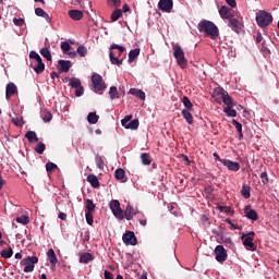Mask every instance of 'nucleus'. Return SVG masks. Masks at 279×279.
<instances>
[{
  "label": "nucleus",
  "mask_w": 279,
  "mask_h": 279,
  "mask_svg": "<svg viewBox=\"0 0 279 279\" xmlns=\"http://www.w3.org/2000/svg\"><path fill=\"white\" fill-rule=\"evenodd\" d=\"M94 260V255L92 253H83L80 257V263L83 265H88V263Z\"/></svg>",
  "instance_id": "a878e982"
},
{
  "label": "nucleus",
  "mask_w": 279,
  "mask_h": 279,
  "mask_svg": "<svg viewBox=\"0 0 279 279\" xmlns=\"http://www.w3.org/2000/svg\"><path fill=\"white\" fill-rule=\"evenodd\" d=\"M223 111L231 118L238 117L236 110L232 109V107H226Z\"/></svg>",
  "instance_id": "37998d69"
},
{
  "label": "nucleus",
  "mask_w": 279,
  "mask_h": 279,
  "mask_svg": "<svg viewBox=\"0 0 279 279\" xmlns=\"http://www.w3.org/2000/svg\"><path fill=\"white\" fill-rule=\"evenodd\" d=\"M138 125H140L138 119H134V120L130 121L129 124H126L124 128L130 129V130H137Z\"/></svg>",
  "instance_id": "58836bf2"
},
{
  "label": "nucleus",
  "mask_w": 279,
  "mask_h": 279,
  "mask_svg": "<svg viewBox=\"0 0 279 279\" xmlns=\"http://www.w3.org/2000/svg\"><path fill=\"white\" fill-rule=\"evenodd\" d=\"M85 218H86V222H87L88 226H93L94 225L93 213L85 211Z\"/></svg>",
  "instance_id": "49530a36"
},
{
  "label": "nucleus",
  "mask_w": 279,
  "mask_h": 279,
  "mask_svg": "<svg viewBox=\"0 0 279 279\" xmlns=\"http://www.w3.org/2000/svg\"><path fill=\"white\" fill-rule=\"evenodd\" d=\"M96 162H97V167H98L100 170H102V169H104V160H102V158H101L100 155H97V156H96Z\"/></svg>",
  "instance_id": "864d4df0"
},
{
  "label": "nucleus",
  "mask_w": 279,
  "mask_h": 279,
  "mask_svg": "<svg viewBox=\"0 0 279 279\" xmlns=\"http://www.w3.org/2000/svg\"><path fill=\"white\" fill-rule=\"evenodd\" d=\"M105 279H114L113 274L110 270H105Z\"/></svg>",
  "instance_id": "e2e57ef3"
},
{
  "label": "nucleus",
  "mask_w": 279,
  "mask_h": 279,
  "mask_svg": "<svg viewBox=\"0 0 279 279\" xmlns=\"http://www.w3.org/2000/svg\"><path fill=\"white\" fill-rule=\"evenodd\" d=\"M33 70L37 74H41L45 72V63L44 62H38L33 66Z\"/></svg>",
  "instance_id": "c9c22d12"
},
{
  "label": "nucleus",
  "mask_w": 279,
  "mask_h": 279,
  "mask_svg": "<svg viewBox=\"0 0 279 279\" xmlns=\"http://www.w3.org/2000/svg\"><path fill=\"white\" fill-rule=\"evenodd\" d=\"M13 23H14V25H16V26H19V27H22V26L24 25L25 21H24L23 19H16V17H14V19H13Z\"/></svg>",
  "instance_id": "bf43d9fd"
},
{
  "label": "nucleus",
  "mask_w": 279,
  "mask_h": 279,
  "mask_svg": "<svg viewBox=\"0 0 279 279\" xmlns=\"http://www.w3.org/2000/svg\"><path fill=\"white\" fill-rule=\"evenodd\" d=\"M226 222L231 226V230H241L240 226L232 222L230 219H226Z\"/></svg>",
  "instance_id": "4d7b16f0"
},
{
  "label": "nucleus",
  "mask_w": 279,
  "mask_h": 279,
  "mask_svg": "<svg viewBox=\"0 0 279 279\" xmlns=\"http://www.w3.org/2000/svg\"><path fill=\"white\" fill-rule=\"evenodd\" d=\"M98 120H99V116H97L95 112L88 113V116H87V122H88L90 125H96V124L98 123Z\"/></svg>",
  "instance_id": "c85d7f7f"
},
{
  "label": "nucleus",
  "mask_w": 279,
  "mask_h": 279,
  "mask_svg": "<svg viewBox=\"0 0 279 279\" xmlns=\"http://www.w3.org/2000/svg\"><path fill=\"white\" fill-rule=\"evenodd\" d=\"M47 260L50 263L51 269H54L56 265L58 263V258H57V255H56V252H54L53 248L48 250V252H47Z\"/></svg>",
  "instance_id": "f3484780"
},
{
  "label": "nucleus",
  "mask_w": 279,
  "mask_h": 279,
  "mask_svg": "<svg viewBox=\"0 0 279 279\" xmlns=\"http://www.w3.org/2000/svg\"><path fill=\"white\" fill-rule=\"evenodd\" d=\"M255 235H256V233L254 231H251L248 234L242 233V235H241V240L243 241L242 244L245 247H248L251 251L256 250V246H255V243H254Z\"/></svg>",
  "instance_id": "6e6552de"
},
{
  "label": "nucleus",
  "mask_w": 279,
  "mask_h": 279,
  "mask_svg": "<svg viewBox=\"0 0 279 279\" xmlns=\"http://www.w3.org/2000/svg\"><path fill=\"white\" fill-rule=\"evenodd\" d=\"M87 182L90 184V186L93 189H99L100 187L99 180H98L97 175H95V174H89L87 177Z\"/></svg>",
  "instance_id": "b1692460"
},
{
  "label": "nucleus",
  "mask_w": 279,
  "mask_h": 279,
  "mask_svg": "<svg viewBox=\"0 0 279 279\" xmlns=\"http://www.w3.org/2000/svg\"><path fill=\"white\" fill-rule=\"evenodd\" d=\"M39 54L36 51L29 52V58L36 60Z\"/></svg>",
  "instance_id": "69168bd1"
},
{
  "label": "nucleus",
  "mask_w": 279,
  "mask_h": 279,
  "mask_svg": "<svg viewBox=\"0 0 279 279\" xmlns=\"http://www.w3.org/2000/svg\"><path fill=\"white\" fill-rule=\"evenodd\" d=\"M122 11H123L124 13L130 12V11H131L130 5H129V4H123Z\"/></svg>",
  "instance_id": "338daca9"
},
{
  "label": "nucleus",
  "mask_w": 279,
  "mask_h": 279,
  "mask_svg": "<svg viewBox=\"0 0 279 279\" xmlns=\"http://www.w3.org/2000/svg\"><path fill=\"white\" fill-rule=\"evenodd\" d=\"M90 81L93 84L94 92L98 93L106 89V83L99 74L93 73Z\"/></svg>",
  "instance_id": "0eeeda50"
},
{
  "label": "nucleus",
  "mask_w": 279,
  "mask_h": 279,
  "mask_svg": "<svg viewBox=\"0 0 279 279\" xmlns=\"http://www.w3.org/2000/svg\"><path fill=\"white\" fill-rule=\"evenodd\" d=\"M12 123L15 124L16 126H23L24 120L22 117L12 118Z\"/></svg>",
  "instance_id": "09e8293b"
},
{
  "label": "nucleus",
  "mask_w": 279,
  "mask_h": 279,
  "mask_svg": "<svg viewBox=\"0 0 279 279\" xmlns=\"http://www.w3.org/2000/svg\"><path fill=\"white\" fill-rule=\"evenodd\" d=\"M46 149V145L43 143V142H39L36 147H35V151L38 154V155H43L44 151Z\"/></svg>",
  "instance_id": "a18cd8bd"
},
{
  "label": "nucleus",
  "mask_w": 279,
  "mask_h": 279,
  "mask_svg": "<svg viewBox=\"0 0 279 279\" xmlns=\"http://www.w3.org/2000/svg\"><path fill=\"white\" fill-rule=\"evenodd\" d=\"M69 85H70L71 88L76 89V88H80L82 86V82L78 78H72L70 81Z\"/></svg>",
  "instance_id": "79ce46f5"
},
{
  "label": "nucleus",
  "mask_w": 279,
  "mask_h": 279,
  "mask_svg": "<svg viewBox=\"0 0 279 279\" xmlns=\"http://www.w3.org/2000/svg\"><path fill=\"white\" fill-rule=\"evenodd\" d=\"M59 219H61L62 221H64L66 219V215L62 211L59 213Z\"/></svg>",
  "instance_id": "774afa93"
},
{
  "label": "nucleus",
  "mask_w": 279,
  "mask_h": 279,
  "mask_svg": "<svg viewBox=\"0 0 279 279\" xmlns=\"http://www.w3.org/2000/svg\"><path fill=\"white\" fill-rule=\"evenodd\" d=\"M182 104H183L184 108H187V110H192L193 109V104L191 102L189 97L184 96L182 98Z\"/></svg>",
  "instance_id": "a19ab883"
},
{
  "label": "nucleus",
  "mask_w": 279,
  "mask_h": 279,
  "mask_svg": "<svg viewBox=\"0 0 279 279\" xmlns=\"http://www.w3.org/2000/svg\"><path fill=\"white\" fill-rule=\"evenodd\" d=\"M85 208H86L85 213H94L95 208H96V205L92 199H86L85 201Z\"/></svg>",
  "instance_id": "72a5a7b5"
},
{
  "label": "nucleus",
  "mask_w": 279,
  "mask_h": 279,
  "mask_svg": "<svg viewBox=\"0 0 279 279\" xmlns=\"http://www.w3.org/2000/svg\"><path fill=\"white\" fill-rule=\"evenodd\" d=\"M58 168V166L56 165V163H53V162H48L47 165H46V170H47V172H52L53 170H56Z\"/></svg>",
  "instance_id": "603ef678"
},
{
  "label": "nucleus",
  "mask_w": 279,
  "mask_h": 279,
  "mask_svg": "<svg viewBox=\"0 0 279 279\" xmlns=\"http://www.w3.org/2000/svg\"><path fill=\"white\" fill-rule=\"evenodd\" d=\"M137 213L138 211L135 210L132 205H126L123 218H125L128 221H131Z\"/></svg>",
  "instance_id": "a211bd4d"
},
{
  "label": "nucleus",
  "mask_w": 279,
  "mask_h": 279,
  "mask_svg": "<svg viewBox=\"0 0 279 279\" xmlns=\"http://www.w3.org/2000/svg\"><path fill=\"white\" fill-rule=\"evenodd\" d=\"M109 97L111 100L119 99V93H118V88L116 86L110 87Z\"/></svg>",
  "instance_id": "e433bc0d"
},
{
  "label": "nucleus",
  "mask_w": 279,
  "mask_h": 279,
  "mask_svg": "<svg viewBox=\"0 0 279 279\" xmlns=\"http://www.w3.org/2000/svg\"><path fill=\"white\" fill-rule=\"evenodd\" d=\"M229 27L232 28L233 32L240 33L241 31V22L234 17L229 19Z\"/></svg>",
  "instance_id": "6ab92c4d"
},
{
  "label": "nucleus",
  "mask_w": 279,
  "mask_h": 279,
  "mask_svg": "<svg viewBox=\"0 0 279 279\" xmlns=\"http://www.w3.org/2000/svg\"><path fill=\"white\" fill-rule=\"evenodd\" d=\"M69 16L72 21H81L84 16L83 11L71 10L69 11Z\"/></svg>",
  "instance_id": "4be33fe9"
},
{
  "label": "nucleus",
  "mask_w": 279,
  "mask_h": 279,
  "mask_svg": "<svg viewBox=\"0 0 279 279\" xmlns=\"http://www.w3.org/2000/svg\"><path fill=\"white\" fill-rule=\"evenodd\" d=\"M25 137L28 140L29 143H38L39 142V137L37 136V133L34 131H28L25 134Z\"/></svg>",
  "instance_id": "bb28decb"
},
{
  "label": "nucleus",
  "mask_w": 279,
  "mask_h": 279,
  "mask_svg": "<svg viewBox=\"0 0 279 279\" xmlns=\"http://www.w3.org/2000/svg\"><path fill=\"white\" fill-rule=\"evenodd\" d=\"M129 94L137 97L141 100H145L146 99V94L144 90L142 89H137V88H130L129 89Z\"/></svg>",
  "instance_id": "412c9836"
},
{
  "label": "nucleus",
  "mask_w": 279,
  "mask_h": 279,
  "mask_svg": "<svg viewBox=\"0 0 279 279\" xmlns=\"http://www.w3.org/2000/svg\"><path fill=\"white\" fill-rule=\"evenodd\" d=\"M110 210L113 216L117 217V219L122 220L123 219V210L120 207L119 201H111L109 203Z\"/></svg>",
  "instance_id": "1a4fd4ad"
},
{
  "label": "nucleus",
  "mask_w": 279,
  "mask_h": 279,
  "mask_svg": "<svg viewBox=\"0 0 279 279\" xmlns=\"http://www.w3.org/2000/svg\"><path fill=\"white\" fill-rule=\"evenodd\" d=\"M19 93L17 86L14 82H10L7 85L5 98L9 100L12 96Z\"/></svg>",
  "instance_id": "dca6fc26"
},
{
  "label": "nucleus",
  "mask_w": 279,
  "mask_h": 279,
  "mask_svg": "<svg viewBox=\"0 0 279 279\" xmlns=\"http://www.w3.org/2000/svg\"><path fill=\"white\" fill-rule=\"evenodd\" d=\"M245 217L252 221L258 220V214L255 209L251 208V205H246L244 208Z\"/></svg>",
  "instance_id": "2eb2a0df"
},
{
  "label": "nucleus",
  "mask_w": 279,
  "mask_h": 279,
  "mask_svg": "<svg viewBox=\"0 0 279 279\" xmlns=\"http://www.w3.org/2000/svg\"><path fill=\"white\" fill-rule=\"evenodd\" d=\"M217 96H220L222 104H225L227 108H234V101L232 100L228 92L222 88L215 89L213 97L215 98Z\"/></svg>",
  "instance_id": "39448f33"
},
{
  "label": "nucleus",
  "mask_w": 279,
  "mask_h": 279,
  "mask_svg": "<svg viewBox=\"0 0 279 279\" xmlns=\"http://www.w3.org/2000/svg\"><path fill=\"white\" fill-rule=\"evenodd\" d=\"M109 59L111 64L120 66L123 62V60H119V57L125 52L126 48L123 46H118L116 44H112L109 47Z\"/></svg>",
  "instance_id": "f03ea898"
},
{
  "label": "nucleus",
  "mask_w": 279,
  "mask_h": 279,
  "mask_svg": "<svg viewBox=\"0 0 279 279\" xmlns=\"http://www.w3.org/2000/svg\"><path fill=\"white\" fill-rule=\"evenodd\" d=\"M220 162L225 165L230 171L238 172L241 169V165L229 159H220Z\"/></svg>",
  "instance_id": "f8f14e48"
},
{
  "label": "nucleus",
  "mask_w": 279,
  "mask_h": 279,
  "mask_svg": "<svg viewBox=\"0 0 279 279\" xmlns=\"http://www.w3.org/2000/svg\"><path fill=\"white\" fill-rule=\"evenodd\" d=\"M241 195L242 197L248 199L251 197V186L246 184L242 185Z\"/></svg>",
  "instance_id": "c756f323"
},
{
  "label": "nucleus",
  "mask_w": 279,
  "mask_h": 279,
  "mask_svg": "<svg viewBox=\"0 0 279 279\" xmlns=\"http://www.w3.org/2000/svg\"><path fill=\"white\" fill-rule=\"evenodd\" d=\"M41 117H43V120L45 121V123H49V122H51L52 119H53L52 113L49 112V111H44V113L41 114Z\"/></svg>",
  "instance_id": "ea45409f"
},
{
  "label": "nucleus",
  "mask_w": 279,
  "mask_h": 279,
  "mask_svg": "<svg viewBox=\"0 0 279 279\" xmlns=\"http://www.w3.org/2000/svg\"><path fill=\"white\" fill-rule=\"evenodd\" d=\"M259 178H262V182H263V184H268V174H267V172L266 171H264V172H262V174H259Z\"/></svg>",
  "instance_id": "13d9d810"
},
{
  "label": "nucleus",
  "mask_w": 279,
  "mask_h": 279,
  "mask_svg": "<svg viewBox=\"0 0 279 279\" xmlns=\"http://www.w3.org/2000/svg\"><path fill=\"white\" fill-rule=\"evenodd\" d=\"M12 255H14V251H12L11 247H9V250H2L0 253V256L2 258L9 259L12 257Z\"/></svg>",
  "instance_id": "4c0bfd02"
},
{
  "label": "nucleus",
  "mask_w": 279,
  "mask_h": 279,
  "mask_svg": "<svg viewBox=\"0 0 279 279\" xmlns=\"http://www.w3.org/2000/svg\"><path fill=\"white\" fill-rule=\"evenodd\" d=\"M39 53H41V56L46 58L47 61H52V54H51V51L48 49V47L41 48L39 50Z\"/></svg>",
  "instance_id": "2f4dec72"
},
{
  "label": "nucleus",
  "mask_w": 279,
  "mask_h": 279,
  "mask_svg": "<svg viewBox=\"0 0 279 279\" xmlns=\"http://www.w3.org/2000/svg\"><path fill=\"white\" fill-rule=\"evenodd\" d=\"M108 5L113 8H120L121 0H107Z\"/></svg>",
  "instance_id": "3c124183"
},
{
  "label": "nucleus",
  "mask_w": 279,
  "mask_h": 279,
  "mask_svg": "<svg viewBox=\"0 0 279 279\" xmlns=\"http://www.w3.org/2000/svg\"><path fill=\"white\" fill-rule=\"evenodd\" d=\"M126 172H125V170L124 169H122V168H118L117 170H116V173H114V178L117 179V180H119V181H121V182H126L128 181V178H126Z\"/></svg>",
  "instance_id": "5701e85b"
},
{
  "label": "nucleus",
  "mask_w": 279,
  "mask_h": 279,
  "mask_svg": "<svg viewBox=\"0 0 279 279\" xmlns=\"http://www.w3.org/2000/svg\"><path fill=\"white\" fill-rule=\"evenodd\" d=\"M256 23L259 27L265 28L274 23V16L271 13H267V11H258L256 13Z\"/></svg>",
  "instance_id": "20e7f679"
},
{
  "label": "nucleus",
  "mask_w": 279,
  "mask_h": 279,
  "mask_svg": "<svg viewBox=\"0 0 279 279\" xmlns=\"http://www.w3.org/2000/svg\"><path fill=\"white\" fill-rule=\"evenodd\" d=\"M38 263L37 256H27L26 258H23L22 262H20V265L25 266L24 272L29 274L35 270V265Z\"/></svg>",
  "instance_id": "423d86ee"
},
{
  "label": "nucleus",
  "mask_w": 279,
  "mask_h": 279,
  "mask_svg": "<svg viewBox=\"0 0 279 279\" xmlns=\"http://www.w3.org/2000/svg\"><path fill=\"white\" fill-rule=\"evenodd\" d=\"M140 56V48H135L133 50H130L129 52V60L128 62L131 64L133 61Z\"/></svg>",
  "instance_id": "7c9ffc66"
},
{
  "label": "nucleus",
  "mask_w": 279,
  "mask_h": 279,
  "mask_svg": "<svg viewBox=\"0 0 279 279\" xmlns=\"http://www.w3.org/2000/svg\"><path fill=\"white\" fill-rule=\"evenodd\" d=\"M132 119H133V116H125V117L121 120V125H123V126L128 125Z\"/></svg>",
  "instance_id": "5fc2aeb1"
},
{
  "label": "nucleus",
  "mask_w": 279,
  "mask_h": 279,
  "mask_svg": "<svg viewBox=\"0 0 279 279\" xmlns=\"http://www.w3.org/2000/svg\"><path fill=\"white\" fill-rule=\"evenodd\" d=\"M217 209H218L220 213H230L231 207L219 205V206L217 207Z\"/></svg>",
  "instance_id": "052dcab7"
},
{
  "label": "nucleus",
  "mask_w": 279,
  "mask_h": 279,
  "mask_svg": "<svg viewBox=\"0 0 279 279\" xmlns=\"http://www.w3.org/2000/svg\"><path fill=\"white\" fill-rule=\"evenodd\" d=\"M232 125L235 126L238 133L242 132V124L239 121H236L235 119L232 120Z\"/></svg>",
  "instance_id": "6e6d98bb"
},
{
  "label": "nucleus",
  "mask_w": 279,
  "mask_h": 279,
  "mask_svg": "<svg viewBox=\"0 0 279 279\" xmlns=\"http://www.w3.org/2000/svg\"><path fill=\"white\" fill-rule=\"evenodd\" d=\"M61 49H62V51H63L64 53H66V52H69V51L72 50V46L69 45V43L63 41V43L61 44Z\"/></svg>",
  "instance_id": "8fccbe9b"
},
{
  "label": "nucleus",
  "mask_w": 279,
  "mask_h": 279,
  "mask_svg": "<svg viewBox=\"0 0 279 279\" xmlns=\"http://www.w3.org/2000/svg\"><path fill=\"white\" fill-rule=\"evenodd\" d=\"M76 53L81 57H85L88 54V49L85 46H78V48H76Z\"/></svg>",
  "instance_id": "c03bdc74"
},
{
  "label": "nucleus",
  "mask_w": 279,
  "mask_h": 279,
  "mask_svg": "<svg viewBox=\"0 0 279 279\" xmlns=\"http://www.w3.org/2000/svg\"><path fill=\"white\" fill-rule=\"evenodd\" d=\"M215 255H216V260L218 263H223L228 259V253L226 248L222 245H217L215 248Z\"/></svg>",
  "instance_id": "9d476101"
},
{
  "label": "nucleus",
  "mask_w": 279,
  "mask_h": 279,
  "mask_svg": "<svg viewBox=\"0 0 279 279\" xmlns=\"http://www.w3.org/2000/svg\"><path fill=\"white\" fill-rule=\"evenodd\" d=\"M199 33H205L210 38L219 37V28L213 22L208 20H202L197 26Z\"/></svg>",
  "instance_id": "f257e3e1"
},
{
  "label": "nucleus",
  "mask_w": 279,
  "mask_h": 279,
  "mask_svg": "<svg viewBox=\"0 0 279 279\" xmlns=\"http://www.w3.org/2000/svg\"><path fill=\"white\" fill-rule=\"evenodd\" d=\"M35 14L38 16V17H43L47 21V23H51L52 19L51 16H49L48 13H46V11H44L41 8H37L35 9Z\"/></svg>",
  "instance_id": "393cba45"
},
{
  "label": "nucleus",
  "mask_w": 279,
  "mask_h": 279,
  "mask_svg": "<svg viewBox=\"0 0 279 279\" xmlns=\"http://www.w3.org/2000/svg\"><path fill=\"white\" fill-rule=\"evenodd\" d=\"M182 117L185 120V122H187V125H193V116L189 110H182Z\"/></svg>",
  "instance_id": "cd10ccee"
},
{
  "label": "nucleus",
  "mask_w": 279,
  "mask_h": 279,
  "mask_svg": "<svg viewBox=\"0 0 279 279\" xmlns=\"http://www.w3.org/2000/svg\"><path fill=\"white\" fill-rule=\"evenodd\" d=\"M158 8L163 12L170 13L173 8V1L172 0H159Z\"/></svg>",
  "instance_id": "4468645a"
},
{
  "label": "nucleus",
  "mask_w": 279,
  "mask_h": 279,
  "mask_svg": "<svg viewBox=\"0 0 279 279\" xmlns=\"http://www.w3.org/2000/svg\"><path fill=\"white\" fill-rule=\"evenodd\" d=\"M17 223H22L23 226H27L29 223V218L27 216H22L16 218Z\"/></svg>",
  "instance_id": "de8ad7c7"
},
{
  "label": "nucleus",
  "mask_w": 279,
  "mask_h": 279,
  "mask_svg": "<svg viewBox=\"0 0 279 279\" xmlns=\"http://www.w3.org/2000/svg\"><path fill=\"white\" fill-rule=\"evenodd\" d=\"M141 160L144 166H150L151 165V159L150 155L148 153H142L141 154Z\"/></svg>",
  "instance_id": "473e14b6"
},
{
  "label": "nucleus",
  "mask_w": 279,
  "mask_h": 279,
  "mask_svg": "<svg viewBox=\"0 0 279 279\" xmlns=\"http://www.w3.org/2000/svg\"><path fill=\"white\" fill-rule=\"evenodd\" d=\"M122 17V11L120 9L112 11L110 15V20L116 23V21H119Z\"/></svg>",
  "instance_id": "f704fd0d"
},
{
  "label": "nucleus",
  "mask_w": 279,
  "mask_h": 279,
  "mask_svg": "<svg viewBox=\"0 0 279 279\" xmlns=\"http://www.w3.org/2000/svg\"><path fill=\"white\" fill-rule=\"evenodd\" d=\"M219 15L222 20H231L234 16V10H232L226 5H222L219 9Z\"/></svg>",
  "instance_id": "9b49d317"
},
{
  "label": "nucleus",
  "mask_w": 279,
  "mask_h": 279,
  "mask_svg": "<svg viewBox=\"0 0 279 279\" xmlns=\"http://www.w3.org/2000/svg\"><path fill=\"white\" fill-rule=\"evenodd\" d=\"M173 56L177 60V64L182 69H186L189 63H187V60L185 58V52L182 48V46L180 45H175L173 46Z\"/></svg>",
  "instance_id": "7ed1b4c3"
},
{
  "label": "nucleus",
  "mask_w": 279,
  "mask_h": 279,
  "mask_svg": "<svg viewBox=\"0 0 279 279\" xmlns=\"http://www.w3.org/2000/svg\"><path fill=\"white\" fill-rule=\"evenodd\" d=\"M228 5H230L231 8H235L238 5L236 0H226Z\"/></svg>",
  "instance_id": "0e129e2a"
},
{
  "label": "nucleus",
  "mask_w": 279,
  "mask_h": 279,
  "mask_svg": "<svg viewBox=\"0 0 279 279\" xmlns=\"http://www.w3.org/2000/svg\"><path fill=\"white\" fill-rule=\"evenodd\" d=\"M84 94V87L80 86L77 88H75V97H81Z\"/></svg>",
  "instance_id": "680f3d73"
},
{
  "label": "nucleus",
  "mask_w": 279,
  "mask_h": 279,
  "mask_svg": "<svg viewBox=\"0 0 279 279\" xmlns=\"http://www.w3.org/2000/svg\"><path fill=\"white\" fill-rule=\"evenodd\" d=\"M71 61L59 60V71H61L62 73H69V70H71Z\"/></svg>",
  "instance_id": "aec40b11"
},
{
  "label": "nucleus",
  "mask_w": 279,
  "mask_h": 279,
  "mask_svg": "<svg viewBox=\"0 0 279 279\" xmlns=\"http://www.w3.org/2000/svg\"><path fill=\"white\" fill-rule=\"evenodd\" d=\"M122 240L125 245H136L137 244L136 236H135L134 232H132V231H129L125 234H123Z\"/></svg>",
  "instance_id": "ddd939ff"
}]
</instances>
